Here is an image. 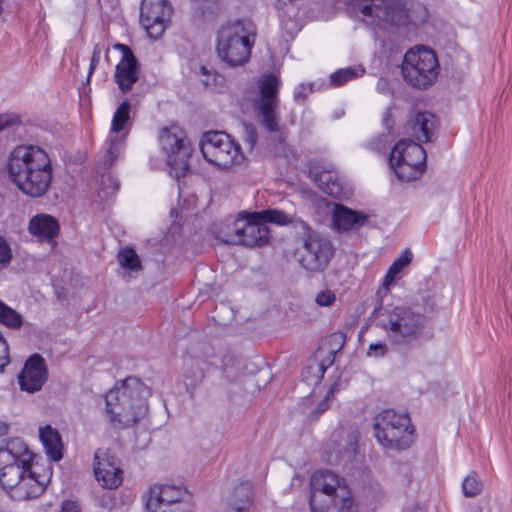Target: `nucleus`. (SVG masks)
Listing matches in <instances>:
<instances>
[{
  "label": "nucleus",
  "mask_w": 512,
  "mask_h": 512,
  "mask_svg": "<svg viewBox=\"0 0 512 512\" xmlns=\"http://www.w3.org/2000/svg\"><path fill=\"white\" fill-rule=\"evenodd\" d=\"M7 170L11 181L31 197H41L52 181L49 154L38 145H18L8 157Z\"/></svg>",
  "instance_id": "nucleus-2"
},
{
  "label": "nucleus",
  "mask_w": 512,
  "mask_h": 512,
  "mask_svg": "<svg viewBox=\"0 0 512 512\" xmlns=\"http://www.w3.org/2000/svg\"><path fill=\"white\" fill-rule=\"evenodd\" d=\"M139 65L136 57L130 51V90L132 85L138 81Z\"/></svg>",
  "instance_id": "nucleus-42"
},
{
  "label": "nucleus",
  "mask_w": 512,
  "mask_h": 512,
  "mask_svg": "<svg viewBox=\"0 0 512 512\" xmlns=\"http://www.w3.org/2000/svg\"><path fill=\"white\" fill-rule=\"evenodd\" d=\"M60 512H81L79 505L75 501H64Z\"/></svg>",
  "instance_id": "nucleus-47"
},
{
  "label": "nucleus",
  "mask_w": 512,
  "mask_h": 512,
  "mask_svg": "<svg viewBox=\"0 0 512 512\" xmlns=\"http://www.w3.org/2000/svg\"><path fill=\"white\" fill-rule=\"evenodd\" d=\"M395 163H389L396 176L403 181H412L418 179L425 167L415 165L404 161H394Z\"/></svg>",
  "instance_id": "nucleus-31"
},
{
  "label": "nucleus",
  "mask_w": 512,
  "mask_h": 512,
  "mask_svg": "<svg viewBox=\"0 0 512 512\" xmlns=\"http://www.w3.org/2000/svg\"><path fill=\"white\" fill-rule=\"evenodd\" d=\"M315 181L319 188L326 194L335 198L341 195L342 187L340 181L338 177L331 172L324 171L319 173L316 175Z\"/></svg>",
  "instance_id": "nucleus-32"
},
{
  "label": "nucleus",
  "mask_w": 512,
  "mask_h": 512,
  "mask_svg": "<svg viewBox=\"0 0 512 512\" xmlns=\"http://www.w3.org/2000/svg\"><path fill=\"white\" fill-rule=\"evenodd\" d=\"M113 50L121 52V59L115 68L114 81L125 93L128 91V45L117 43Z\"/></svg>",
  "instance_id": "nucleus-27"
},
{
  "label": "nucleus",
  "mask_w": 512,
  "mask_h": 512,
  "mask_svg": "<svg viewBox=\"0 0 512 512\" xmlns=\"http://www.w3.org/2000/svg\"><path fill=\"white\" fill-rule=\"evenodd\" d=\"M304 91H305V87H304V85H301L297 90H295L294 99L296 101L304 100V98H305Z\"/></svg>",
  "instance_id": "nucleus-51"
},
{
  "label": "nucleus",
  "mask_w": 512,
  "mask_h": 512,
  "mask_svg": "<svg viewBox=\"0 0 512 512\" xmlns=\"http://www.w3.org/2000/svg\"><path fill=\"white\" fill-rule=\"evenodd\" d=\"M326 369L327 366L323 362L317 364V371L320 373V377H323Z\"/></svg>",
  "instance_id": "nucleus-52"
},
{
  "label": "nucleus",
  "mask_w": 512,
  "mask_h": 512,
  "mask_svg": "<svg viewBox=\"0 0 512 512\" xmlns=\"http://www.w3.org/2000/svg\"><path fill=\"white\" fill-rule=\"evenodd\" d=\"M18 116L13 114L0 115V131L19 124Z\"/></svg>",
  "instance_id": "nucleus-41"
},
{
  "label": "nucleus",
  "mask_w": 512,
  "mask_h": 512,
  "mask_svg": "<svg viewBox=\"0 0 512 512\" xmlns=\"http://www.w3.org/2000/svg\"><path fill=\"white\" fill-rule=\"evenodd\" d=\"M310 508L312 512H355L348 487L337 474L318 470L311 477Z\"/></svg>",
  "instance_id": "nucleus-5"
},
{
  "label": "nucleus",
  "mask_w": 512,
  "mask_h": 512,
  "mask_svg": "<svg viewBox=\"0 0 512 512\" xmlns=\"http://www.w3.org/2000/svg\"><path fill=\"white\" fill-rule=\"evenodd\" d=\"M334 395L333 388H330L327 392L325 398L318 404L316 410L313 412V416L315 418L319 417L323 412H325L328 409V401L331 397Z\"/></svg>",
  "instance_id": "nucleus-43"
},
{
  "label": "nucleus",
  "mask_w": 512,
  "mask_h": 512,
  "mask_svg": "<svg viewBox=\"0 0 512 512\" xmlns=\"http://www.w3.org/2000/svg\"><path fill=\"white\" fill-rule=\"evenodd\" d=\"M22 390L29 393L39 391L47 380L45 360L39 355H32L25 363L19 377Z\"/></svg>",
  "instance_id": "nucleus-19"
},
{
  "label": "nucleus",
  "mask_w": 512,
  "mask_h": 512,
  "mask_svg": "<svg viewBox=\"0 0 512 512\" xmlns=\"http://www.w3.org/2000/svg\"><path fill=\"white\" fill-rule=\"evenodd\" d=\"M254 219H260L264 224L273 223L278 225L290 224L294 229V221L301 220L286 214L285 212L277 209H267L261 212H254Z\"/></svg>",
  "instance_id": "nucleus-30"
},
{
  "label": "nucleus",
  "mask_w": 512,
  "mask_h": 512,
  "mask_svg": "<svg viewBox=\"0 0 512 512\" xmlns=\"http://www.w3.org/2000/svg\"><path fill=\"white\" fill-rule=\"evenodd\" d=\"M34 454L20 438L3 440L0 445V484L19 500L37 498L43 494L52 472L39 474L32 467Z\"/></svg>",
  "instance_id": "nucleus-1"
},
{
  "label": "nucleus",
  "mask_w": 512,
  "mask_h": 512,
  "mask_svg": "<svg viewBox=\"0 0 512 512\" xmlns=\"http://www.w3.org/2000/svg\"><path fill=\"white\" fill-rule=\"evenodd\" d=\"M294 231L300 242L295 251L299 265L309 273L324 272L335 255L332 241L303 220L294 221Z\"/></svg>",
  "instance_id": "nucleus-6"
},
{
  "label": "nucleus",
  "mask_w": 512,
  "mask_h": 512,
  "mask_svg": "<svg viewBox=\"0 0 512 512\" xmlns=\"http://www.w3.org/2000/svg\"><path fill=\"white\" fill-rule=\"evenodd\" d=\"M39 437L44 446L46 454L53 461H59L63 457L62 439L59 432L50 425L41 427Z\"/></svg>",
  "instance_id": "nucleus-26"
},
{
  "label": "nucleus",
  "mask_w": 512,
  "mask_h": 512,
  "mask_svg": "<svg viewBox=\"0 0 512 512\" xmlns=\"http://www.w3.org/2000/svg\"><path fill=\"white\" fill-rule=\"evenodd\" d=\"M383 123L388 131H390L393 127V121L391 119V113L389 110H387L383 117Z\"/></svg>",
  "instance_id": "nucleus-50"
},
{
  "label": "nucleus",
  "mask_w": 512,
  "mask_h": 512,
  "mask_svg": "<svg viewBox=\"0 0 512 512\" xmlns=\"http://www.w3.org/2000/svg\"><path fill=\"white\" fill-rule=\"evenodd\" d=\"M12 249L7 240L0 235V269L6 268L12 260Z\"/></svg>",
  "instance_id": "nucleus-37"
},
{
  "label": "nucleus",
  "mask_w": 512,
  "mask_h": 512,
  "mask_svg": "<svg viewBox=\"0 0 512 512\" xmlns=\"http://www.w3.org/2000/svg\"><path fill=\"white\" fill-rule=\"evenodd\" d=\"M386 352H387V346L384 343L377 342V343H372L369 345L367 355L368 356H378V355L383 356L386 354Z\"/></svg>",
  "instance_id": "nucleus-44"
},
{
  "label": "nucleus",
  "mask_w": 512,
  "mask_h": 512,
  "mask_svg": "<svg viewBox=\"0 0 512 512\" xmlns=\"http://www.w3.org/2000/svg\"><path fill=\"white\" fill-rule=\"evenodd\" d=\"M364 73L365 68L362 65L341 68L330 75V83L334 87H340L349 81L362 77Z\"/></svg>",
  "instance_id": "nucleus-29"
},
{
  "label": "nucleus",
  "mask_w": 512,
  "mask_h": 512,
  "mask_svg": "<svg viewBox=\"0 0 512 512\" xmlns=\"http://www.w3.org/2000/svg\"><path fill=\"white\" fill-rule=\"evenodd\" d=\"M396 159L397 161H404L425 167L426 152L418 142L411 139H402L393 147L389 157V163H395L394 161Z\"/></svg>",
  "instance_id": "nucleus-21"
},
{
  "label": "nucleus",
  "mask_w": 512,
  "mask_h": 512,
  "mask_svg": "<svg viewBox=\"0 0 512 512\" xmlns=\"http://www.w3.org/2000/svg\"><path fill=\"white\" fill-rule=\"evenodd\" d=\"M205 372L202 367V361L199 359H191L187 364L184 374V384L188 393L193 396L194 390L203 382Z\"/></svg>",
  "instance_id": "nucleus-28"
},
{
  "label": "nucleus",
  "mask_w": 512,
  "mask_h": 512,
  "mask_svg": "<svg viewBox=\"0 0 512 512\" xmlns=\"http://www.w3.org/2000/svg\"><path fill=\"white\" fill-rule=\"evenodd\" d=\"M413 255L412 252L408 249H405L400 256L393 261L391 266L389 267L386 276L384 278L383 285L388 287L398 276V274L402 271L403 268L408 266L412 261Z\"/></svg>",
  "instance_id": "nucleus-33"
},
{
  "label": "nucleus",
  "mask_w": 512,
  "mask_h": 512,
  "mask_svg": "<svg viewBox=\"0 0 512 512\" xmlns=\"http://www.w3.org/2000/svg\"><path fill=\"white\" fill-rule=\"evenodd\" d=\"M401 73L407 84L417 89H427L439 74L435 52L424 46L408 50L401 64Z\"/></svg>",
  "instance_id": "nucleus-9"
},
{
  "label": "nucleus",
  "mask_w": 512,
  "mask_h": 512,
  "mask_svg": "<svg viewBox=\"0 0 512 512\" xmlns=\"http://www.w3.org/2000/svg\"><path fill=\"white\" fill-rule=\"evenodd\" d=\"M316 303L319 306H330L335 301V294L331 290H324L317 294Z\"/></svg>",
  "instance_id": "nucleus-39"
},
{
  "label": "nucleus",
  "mask_w": 512,
  "mask_h": 512,
  "mask_svg": "<svg viewBox=\"0 0 512 512\" xmlns=\"http://www.w3.org/2000/svg\"><path fill=\"white\" fill-rule=\"evenodd\" d=\"M482 488L483 484L474 472L467 475L462 482V491L465 497L471 498L479 495Z\"/></svg>",
  "instance_id": "nucleus-34"
},
{
  "label": "nucleus",
  "mask_w": 512,
  "mask_h": 512,
  "mask_svg": "<svg viewBox=\"0 0 512 512\" xmlns=\"http://www.w3.org/2000/svg\"><path fill=\"white\" fill-rule=\"evenodd\" d=\"M437 126L434 114L424 111L417 112L406 124V132L410 133L418 142H429Z\"/></svg>",
  "instance_id": "nucleus-22"
},
{
  "label": "nucleus",
  "mask_w": 512,
  "mask_h": 512,
  "mask_svg": "<svg viewBox=\"0 0 512 512\" xmlns=\"http://www.w3.org/2000/svg\"><path fill=\"white\" fill-rule=\"evenodd\" d=\"M168 0H142L140 24L152 39H158L165 31L172 15Z\"/></svg>",
  "instance_id": "nucleus-16"
},
{
  "label": "nucleus",
  "mask_w": 512,
  "mask_h": 512,
  "mask_svg": "<svg viewBox=\"0 0 512 512\" xmlns=\"http://www.w3.org/2000/svg\"><path fill=\"white\" fill-rule=\"evenodd\" d=\"M0 322L11 328H18L22 324L21 316L0 301Z\"/></svg>",
  "instance_id": "nucleus-35"
},
{
  "label": "nucleus",
  "mask_w": 512,
  "mask_h": 512,
  "mask_svg": "<svg viewBox=\"0 0 512 512\" xmlns=\"http://www.w3.org/2000/svg\"><path fill=\"white\" fill-rule=\"evenodd\" d=\"M99 60H100V50L97 47H95V49L93 51V55L91 57V61H90L88 79L90 78L91 74L93 73L94 69L96 68L97 64L99 63Z\"/></svg>",
  "instance_id": "nucleus-48"
},
{
  "label": "nucleus",
  "mask_w": 512,
  "mask_h": 512,
  "mask_svg": "<svg viewBox=\"0 0 512 512\" xmlns=\"http://www.w3.org/2000/svg\"><path fill=\"white\" fill-rule=\"evenodd\" d=\"M227 512H254L251 483H241L234 489Z\"/></svg>",
  "instance_id": "nucleus-25"
},
{
  "label": "nucleus",
  "mask_w": 512,
  "mask_h": 512,
  "mask_svg": "<svg viewBox=\"0 0 512 512\" xmlns=\"http://www.w3.org/2000/svg\"><path fill=\"white\" fill-rule=\"evenodd\" d=\"M159 142L162 151L166 155L170 173L176 178L186 176L190 169L189 159L192 147L187 139L185 130L178 125L164 127L159 134Z\"/></svg>",
  "instance_id": "nucleus-12"
},
{
  "label": "nucleus",
  "mask_w": 512,
  "mask_h": 512,
  "mask_svg": "<svg viewBox=\"0 0 512 512\" xmlns=\"http://www.w3.org/2000/svg\"><path fill=\"white\" fill-rule=\"evenodd\" d=\"M376 440L384 448L406 450L413 441V427L407 414L386 409L378 413L373 423Z\"/></svg>",
  "instance_id": "nucleus-7"
},
{
  "label": "nucleus",
  "mask_w": 512,
  "mask_h": 512,
  "mask_svg": "<svg viewBox=\"0 0 512 512\" xmlns=\"http://www.w3.org/2000/svg\"><path fill=\"white\" fill-rule=\"evenodd\" d=\"M404 512H425L421 507L415 506L411 509H406Z\"/></svg>",
  "instance_id": "nucleus-54"
},
{
  "label": "nucleus",
  "mask_w": 512,
  "mask_h": 512,
  "mask_svg": "<svg viewBox=\"0 0 512 512\" xmlns=\"http://www.w3.org/2000/svg\"><path fill=\"white\" fill-rule=\"evenodd\" d=\"M244 141L249 145L250 148H253L257 142V131L256 129L249 124L244 125Z\"/></svg>",
  "instance_id": "nucleus-40"
},
{
  "label": "nucleus",
  "mask_w": 512,
  "mask_h": 512,
  "mask_svg": "<svg viewBox=\"0 0 512 512\" xmlns=\"http://www.w3.org/2000/svg\"><path fill=\"white\" fill-rule=\"evenodd\" d=\"M8 425L5 422L0 421V436L7 432Z\"/></svg>",
  "instance_id": "nucleus-53"
},
{
  "label": "nucleus",
  "mask_w": 512,
  "mask_h": 512,
  "mask_svg": "<svg viewBox=\"0 0 512 512\" xmlns=\"http://www.w3.org/2000/svg\"><path fill=\"white\" fill-rule=\"evenodd\" d=\"M204 159L219 169H229L244 160L240 145L230 135L221 131H209L199 142Z\"/></svg>",
  "instance_id": "nucleus-11"
},
{
  "label": "nucleus",
  "mask_w": 512,
  "mask_h": 512,
  "mask_svg": "<svg viewBox=\"0 0 512 512\" xmlns=\"http://www.w3.org/2000/svg\"><path fill=\"white\" fill-rule=\"evenodd\" d=\"M255 38L253 23L246 20L227 22L217 31V56L229 67L243 66L250 59Z\"/></svg>",
  "instance_id": "nucleus-4"
},
{
  "label": "nucleus",
  "mask_w": 512,
  "mask_h": 512,
  "mask_svg": "<svg viewBox=\"0 0 512 512\" xmlns=\"http://www.w3.org/2000/svg\"><path fill=\"white\" fill-rule=\"evenodd\" d=\"M368 216L362 212L352 210L343 205H336L333 214V223L340 231H348L364 226Z\"/></svg>",
  "instance_id": "nucleus-24"
},
{
  "label": "nucleus",
  "mask_w": 512,
  "mask_h": 512,
  "mask_svg": "<svg viewBox=\"0 0 512 512\" xmlns=\"http://www.w3.org/2000/svg\"><path fill=\"white\" fill-rule=\"evenodd\" d=\"M475 512H482V510L480 508H478Z\"/></svg>",
  "instance_id": "nucleus-55"
},
{
  "label": "nucleus",
  "mask_w": 512,
  "mask_h": 512,
  "mask_svg": "<svg viewBox=\"0 0 512 512\" xmlns=\"http://www.w3.org/2000/svg\"><path fill=\"white\" fill-rule=\"evenodd\" d=\"M357 443L354 440H349L347 447L344 451H339L337 454L330 453L328 462L330 464H338L342 460L351 461L356 454Z\"/></svg>",
  "instance_id": "nucleus-36"
},
{
  "label": "nucleus",
  "mask_w": 512,
  "mask_h": 512,
  "mask_svg": "<svg viewBox=\"0 0 512 512\" xmlns=\"http://www.w3.org/2000/svg\"><path fill=\"white\" fill-rule=\"evenodd\" d=\"M142 269L141 260L136 251L130 247V273Z\"/></svg>",
  "instance_id": "nucleus-45"
},
{
  "label": "nucleus",
  "mask_w": 512,
  "mask_h": 512,
  "mask_svg": "<svg viewBox=\"0 0 512 512\" xmlns=\"http://www.w3.org/2000/svg\"><path fill=\"white\" fill-rule=\"evenodd\" d=\"M427 317L418 308L408 305H388L379 310L378 325L391 345L407 348L423 335Z\"/></svg>",
  "instance_id": "nucleus-3"
},
{
  "label": "nucleus",
  "mask_w": 512,
  "mask_h": 512,
  "mask_svg": "<svg viewBox=\"0 0 512 512\" xmlns=\"http://www.w3.org/2000/svg\"><path fill=\"white\" fill-rule=\"evenodd\" d=\"M118 261L122 268H128V247H123L118 253Z\"/></svg>",
  "instance_id": "nucleus-49"
},
{
  "label": "nucleus",
  "mask_w": 512,
  "mask_h": 512,
  "mask_svg": "<svg viewBox=\"0 0 512 512\" xmlns=\"http://www.w3.org/2000/svg\"><path fill=\"white\" fill-rule=\"evenodd\" d=\"M191 496L185 488L159 485L150 489L146 507L149 512H191Z\"/></svg>",
  "instance_id": "nucleus-14"
},
{
  "label": "nucleus",
  "mask_w": 512,
  "mask_h": 512,
  "mask_svg": "<svg viewBox=\"0 0 512 512\" xmlns=\"http://www.w3.org/2000/svg\"><path fill=\"white\" fill-rule=\"evenodd\" d=\"M254 212H241L238 217L228 220L223 228L216 231V238L225 244L245 247L263 246L269 241L270 230L260 219H254Z\"/></svg>",
  "instance_id": "nucleus-8"
},
{
  "label": "nucleus",
  "mask_w": 512,
  "mask_h": 512,
  "mask_svg": "<svg viewBox=\"0 0 512 512\" xmlns=\"http://www.w3.org/2000/svg\"><path fill=\"white\" fill-rule=\"evenodd\" d=\"M128 99H125L113 115L111 127L105 142V159L112 164L125 150L128 134Z\"/></svg>",
  "instance_id": "nucleus-17"
},
{
  "label": "nucleus",
  "mask_w": 512,
  "mask_h": 512,
  "mask_svg": "<svg viewBox=\"0 0 512 512\" xmlns=\"http://www.w3.org/2000/svg\"><path fill=\"white\" fill-rule=\"evenodd\" d=\"M127 379L125 378L121 387H114L105 395L106 413L110 423L118 428L126 427L128 393L125 387Z\"/></svg>",
  "instance_id": "nucleus-20"
},
{
  "label": "nucleus",
  "mask_w": 512,
  "mask_h": 512,
  "mask_svg": "<svg viewBox=\"0 0 512 512\" xmlns=\"http://www.w3.org/2000/svg\"><path fill=\"white\" fill-rule=\"evenodd\" d=\"M28 230L40 241L51 242L59 233V223L51 215L37 214L30 219Z\"/></svg>",
  "instance_id": "nucleus-23"
},
{
  "label": "nucleus",
  "mask_w": 512,
  "mask_h": 512,
  "mask_svg": "<svg viewBox=\"0 0 512 512\" xmlns=\"http://www.w3.org/2000/svg\"><path fill=\"white\" fill-rule=\"evenodd\" d=\"M240 367L231 357L223 360V374L229 381H234L239 375Z\"/></svg>",
  "instance_id": "nucleus-38"
},
{
  "label": "nucleus",
  "mask_w": 512,
  "mask_h": 512,
  "mask_svg": "<svg viewBox=\"0 0 512 512\" xmlns=\"http://www.w3.org/2000/svg\"><path fill=\"white\" fill-rule=\"evenodd\" d=\"M361 7V13L365 17L377 19L376 25L381 27L383 23L393 26L418 25L426 21L427 9L421 4L413 5L410 9L399 0H379Z\"/></svg>",
  "instance_id": "nucleus-10"
},
{
  "label": "nucleus",
  "mask_w": 512,
  "mask_h": 512,
  "mask_svg": "<svg viewBox=\"0 0 512 512\" xmlns=\"http://www.w3.org/2000/svg\"><path fill=\"white\" fill-rule=\"evenodd\" d=\"M281 82L274 74L263 75L258 81L259 98L255 106L261 117L263 125L270 132H276L279 129V117L277 108L279 105L278 92Z\"/></svg>",
  "instance_id": "nucleus-15"
},
{
  "label": "nucleus",
  "mask_w": 512,
  "mask_h": 512,
  "mask_svg": "<svg viewBox=\"0 0 512 512\" xmlns=\"http://www.w3.org/2000/svg\"><path fill=\"white\" fill-rule=\"evenodd\" d=\"M384 138H385V136L381 135L380 137L371 140L368 144L369 148L371 150L377 151V152L384 150L385 143H386V140Z\"/></svg>",
  "instance_id": "nucleus-46"
},
{
  "label": "nucleus",
  "mask_w": 512,
  "mask_h": 512,
  "mask_svg": "<svg viewBox=\"0 0 512 512\" xmlns=\"http://www.w3.org/2000/svg\"><path fill=\"white\" fill-rule=\"evenodd\" d=\"M151 395L150 388L143 384L138 378L130 377V420L134 424H138L140 431L135 436V449H144L151 442V434L149 431V407L147 403L148 397Z\"/></svg>",
  "instance_id": "nucleus-13"
},
{
  "label": "nucleus",
  "mask_w": 512,
  "mask_h": 512,
  "mask_svg": "<svg viewBox=\"0 0 512 512\" xmlns=\"http://www.w3.org/2000/svg\"><path fill=\"white\" fill-rule=\"evenodd\" d=\"M93 470L97 481L104 488H117L123 480V472L116 457L107 451L99 449L95 452Z\"/></svg>",
  "instance_id": "nucleus-18"
}]
</instances>
